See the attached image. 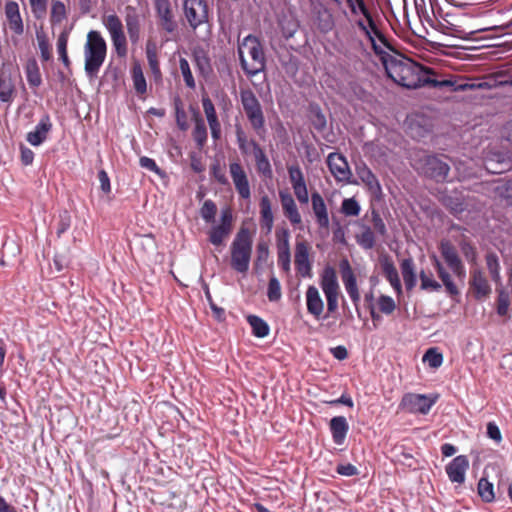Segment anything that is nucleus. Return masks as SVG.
<instances>
[{"label":"nucleus","mask_w":512,"mask_h":512,"mask_svg":"<svg viewBox=\"0 0 512 512\" xmlns=\"http://www.w3.org/2000/svg\"><path fill=\"white\" fill-rule=\"evenodd\" d=\"M382 61L388 77L402 87L408 89L424 86L443 88V86L454 85L452 80L433 78L435 72L431 68L422 66L402 55L392 56L387 54L382 57Z\"/></svg>","instance_id":"f257e3e1"},{"label":"nucleus","mask_w":512,"mask_h":512,"mask_svg":"<svg viewBox=\"0 0 512 512\" xmlns=\"http://www.w3.org/2000/svg\"><path fill=\"white\" fill-rule=\"evenodd\" d=\"M238 57L244 73L253 77L264 71L266 58L263 46L258 37L249 34L238 44Z\"/></svg>","instance_id":"f03ea898"},{"label":"nucleus","mask_w":512,"mask_h":512,"mask_svg":"<svg viewBox=\"0 0 512 512\" xmlns=\"http://www.w3.org/2000/svg\"><path fill=\"white\" fill-rule=\"evenodd\" d=\"M253 238L247 227H241L230 245V266L239 274L245 275L250 267Z\"/></svg>","instance_id":"7ed1b4c3"},{"label":"nucleus","mask_w":512,"mask_h":512,"mask_svg":"<svg viewBox=\"0 0 512 512\" xmlns=\"http://www.w3.org/2000/svg\"><path fill=\"white\" fill-rule=\"evenodd\" d=\"M107 54V44L101 33L91 30L84 45L85 73L89 79L97 77Z\"/></svg>","instance_id":"20e7f679"},{"label":"nucleus","mask_w":512,"mask_h":512,"mask_svg":"<svg viewBox=\"0 0 512 512\" xmlns=\"http://www.w3.org/2000/svg\"><path fill=\"white\" fill-rule=\"evenodd\" d=\"M240 100L252 129L259 137H263L266 132L265 116L259 100L250 89L240 91Z\"/></svg>","instance_id":"39448f33"},{"label":"nucleus","mask_w":512,"mask_h":512,"mask_svg":"<svg viewBox=\"0 0 512 512\" xmlns=\"http://www.w3.org/2000/svg\"><path fill=\"white\" fill-rule=\"evenodd\" d=\"M102 23L109 32L116 54L119 57H125L128 51L127 39L120 18L114 13L105 15L102 18Z\"/></svg>","instance_id":"423d86ee"},{"label":"nucleus","mask_w":512,"mask_h":512,"mask_svg":"<svg viewBox=\"0 0 512 512\" xmlns=\"http://www.w3.org/2000/svg\"><path fill=\"white\" fill-rule=\"evenodd\" d=\"M320 286L327 300L328 312H335L338 308L339 283L333 267L326 266L323 269Z\"/></svg>","instance_id":"0eeeda50"},{"label":"nucleus","mask_w":512,"mask_h":512,"mask_svg":"<svg viewBox=\"0 0 512 512\" xmlns=\"http://www.w3.org/2000/svg\"><path fill=\"white\" fill-rule=\"evenodd\" d=\"M445 155H428L424 159L422 171L425 176L436 182H444L448 178L450 165Z\"/></svg>","instance_id":"6e6552de"},{"label":"nucleus","mask_w":512,"mask_h":512,"mask_svg":"<svg viewBox=\"0 0 512 512\" xmlns=\"http://www.w3.org/2000/svg\"><path fill=\"white\" fill-rule=\"evenodd\" d=\"M437 397H429L425 394L406 393L400 402V408L408 413L427 414L435 404Z\"/></svg>","instance_id":"1a4fd4ad"},{"label":"nucleus","mask_w":512,"mask_h":512,"mask_svg":"<svg viewBox=\"0 0 512 512\" xmlns=\"http://www.w3.org/2000/svg\"><path fill=\"white\" fill-rule=\"evenodd\" d=\"M439 250L448 268L456 278L463 282L466 277V269L456 248L450 241L442 240L439 245Z\"/></svg>","instance_id":"9d476101"},{"label":"nucleus","mask_w":512,"mask_h":512,"mask_svg":"<svg viewBox=\"0 0 512 512\" xmlns=\"http://www.w3.org/2000/svg\"><path fill=\"white\" fill-rule=\"evenodd\" d=\"M233 215L229 208L223 209L220 215V223L210 228L208 232L209 242L218 247L222 246L232 232Z\"/></svg>","instance_id":"9b49d317"},{"label":"nucleus","mask_w":512,"mask_h":512,"mask_svg":"<svg viewBox=\"0 0 512 512\" xmlns=\"http://www.w3.org/2000/svg\"><path fill=\"white\" fill-rule=\"evenodd\" d=\"M183 10L193 29L208 21V6L205 0H184Z\"/></svg>","instance_id":"f8f14e48"},{"label":"nucleus","mask_w":512,"mask_h":512,"mask_svg":"<svg viewBox=\"0 0 512 512\" xmlns=\"http://www.w3.org/2000/svg\"><path fill=\"white\" fill-rule=\"evenodd\" d=\"M327 166L337 182L351 183L352 172L345 156L337 152L328 154Z\"/></svg>","instance_id":"ddd939ff"},{"label":"nucleus","mask_w":512,"mask_h":512,"mask_svg":"<svg viewBox=\"0 0 512 512\" xmlns=\"http://www.w3.org/2000/svg\"><path fill=\"white\" fill-rule=\"evenodd\" d=\"M339 268L345 290L348 293L351 301L355 305L356 310H358V305L360 302V293L357 286L356 276L352 270V267L348 259H342L339 263Z\"/></svg>","instance_id":"4468645a"},{"label":"nucleus","mask_w":512,"mask_h":512,"mask_svg":"<svg viewBox=\"0 0 512 512\" xmlns=\"http://www.w3.org/2000/svg\"><path fill=\"white\" fill-rule=\"evenodd\" d=\"M229 173L239 197L249 200L251 198V188L244 167L239 162H231L229 164Z\"/></svg>","instance_id":"2eb2a0df"},{"label":"nucleus","mask_w":512,"mask_h":512,"mask_svg":"<svg viewBox=\"0 0 512 512\" xmlns=\"http://www.w3.org/2000/svg\"><path fill=\"white\" fill-rule=\"evenodd\" d=\"M288 176L296 199L301 204L309 202V192L304 178V174L299 165L288 166Z\"/></svg>","instance_id":"dca6fc26"},{"label":"nucleus","mask_w":512,"mask_h":512,"mask_svg":"<svg viewBox=\"0 0 512 512\" xmlns=\"http://www.w3.org/2000/svg\"><path fill=\"white\" fill-rule=\"evenodd\" d=\"M5 24L13 35L21 36L24 33V21L20 6L16 1H7L4 6Z\"/></svg>","instance_id":"f3484780"},{"label":"nucleus","mask_w":512,"mask_h":512,"mask_svg":"<svg viewBox=\"0 0 512 512\" xmlns=\"http://www.w3.org/2000/svg\"><path fill=\"white\" fill-rule=\"evenodd\" d=\"M468 468V457L466 455H458L446 465L445 471L452 483L463 484Z\"/></svg>","instance_id":"a211bd4d"},{"label":"nucleus","mask_w":512,"mask_h":512,"mask_svg":"<svg viewBox=\"0 0 512 512\" xmlns=\"http://www.w3.org/2000/svg\"><path fill=\"white\" fill-rule=\"evenodd\" d=\"M310 246L306 241H297L295 245L294 263L302 277L311 276Z\"/></svg>","instance_id":"6ab92c4d"},{"label":"nucleus","mask_w":512,"mask_h":512,"mask_svg":"<svg viewBox=\"0 0 512 512\" xmlns=\"http://www.w3.org/2000/svg\"><path fill=\"white\" fill-rule=\"evenodd\" d=\"M155 9L159 18V25L168 33H172L177 28L174 15L169 0H155Z\"/></svg>","instance_id":"aec40b11"},{"label":"nucleus","mask_w":512,"mask_h":512,"mask_svg":"<svg viewBox=\"0 0 512 512\" xmlns=\"http://www.w3.org/2000/svg\"><path fill=\"white\" fill-rule=\"evenodd\" d=\"M311 207L317 226L320 229H328L330 224L328 208L323 197L317 191L311 194Z\"/></svg>","instance_id":"412c9836"},{"label":"nucleus","mask_w":512,"mask_h":512,"mask_svg":"<svg viewBox=\"0 0 512 512\" xmlns=\"http://www.w3.org/2000/svg\"><path fill=\"white\" fill-rule=\"evenodd\" d=\"M279 198L285 217L293 226L300 225L302 217L293 196L287 191H279Z\"/></svg>","instance_id":"4be33fe9"},{"label":"nucleus","mask_w":512,"mask_h":512,"mask_svg":"<svg viewBox=\"0 0 512 512\" xmlns=\"http://www.w3.org/2000/svg\"><path fill=\"white\" fill-rule=\"evenodd\" d=\"M124 19L127 32L132 43H137L140 39V15L136 7L127 5L124 9Z\"/></svg>","instance_id":"5701e85b"},{"label":"nucleus","mask_w":512,"mask_h":512,"mask_svg":"<svg viewBox=\"0 0 512 512\" xmlns=\"http://www.w3.org/2000/svg\"><path fill=\"white\" fill-rule=\"evenodd\" d=\"M470 287L474 298L477 300L487 298L491 293V286L480 269H475L471 272Z\"/></svg>","instance_id":"b1692460"},{"label":"nucleus","mask_w":512,"mask_h":512,"mask_svg":"<svg viewBox=\"0 0 512 512\" xmlns=\"http://www.w3.org/2000/svg\"><path fill=\"white\" fill-rule=\"evenodd\" d=\"M201 102L211 131V136L215 141H217L221 138V124L218 120L214 104L207 96L202 97Z\"/></svg>","instance_id":"393cba45"},{"label":"nucleus","mask_w":512,"mask_h":512,"mask_svg":"<svg viewBox=\"0 0 512 512\" xmlns=\"http://www.w3.org/2000/svg\"><path fill=\"white\" fill-rule=\"evenodd\" d=\"M51 128L50 117L48 114H45L35 126V129L27 134L26 140L33 146H39L47 139Z\"/></svg>","instance_id":"a878e982"},{"label":"nucleus","mask_w":512,"mask_h":512,"mask_svg":"<svg viewBox=\"0 0 512 512\" xmlns=\"http://www.w3.org/2000/svg\"><path fill=\"white\" fill-rule=\"evenodd\" d=\"M380 265L382 272L387 279V281L390 283L394 291L397 293V295L402 294V285L399 278L398 271L392 261V259L389 256H382L380 257Z\"/></svg>","instance_id":"bb28decb"},{"label":"nucleus","mask_w":512,"mask_h":512,"mask_svg":"<svg viewBox=\"0 0 512 512\" xmlns=\"http://www.w3.org/2000/svg\"><path fill=\"white\" fill-rule=\"evenodd\" d=\"M306 306L307 311L319 320L324 311V302L320 296L318 289L314 285L308 286L306 290Z\"/></svg>","instance_id":"cd10ccee"},{"label":"nucleus","mask_w":512,"mask_h":512,"mask_svg":"<svg viewBox=\"0 0 512 512\" xmlns=\"http://www.w3.org/2000/svg\"><path fill=\"white\" fill-rule=\"evenodd\" d=\"M252 154L255 159L256 169L264 177L272 176V167L263 148L253 139L250 141Z\"/></svg>","instance_id":"c85d7f7f"},{"label":"nucleus","mask_w":512,"mask_h":512,"mask_svg":"<svg viewBox=\"0 0 512 512\" xmlns=\"http://www.w3.org/2000/svg\"><path fill=\"white\" fill-rule=\"evenodd\" d=\"M367 15L368 16H364V18L366 19V22L365 23L363 20H358L356 22L358 28L363 31V33L368 37V39L371 41L372 43V46H373V49L375 51V53L379 54V53H382V50L379 49V47L376 45L375 43V40L372 36V33L377 36L381 41H384V36L382 35V33L379 31V29L377 28L376 24H375V21L372 17V14L370 12V10L367 11Z\"/></svg>","instance_id":"c756f323"},{"label":"nucleus","mask_w":512,"mask_h":512,"mask_svg":"<svg viewBox=\"0 0 512 512\" xmlns=\"http://www.w3.org/2000/svg\"><path fill=\"white\" fill-rule=\"evenodd\" d=\"M356 172L360 180L373 195H379L382 192L381 185L375 174L365 164L356 167Z\"/></svg>","instance_id":"7c9ffc66"},{"label":"nucleus","mask_w":512,"mask_h":512,"mask_svg":"<svg viewBox=\"0 0 512 512\" xmlns=\"http://www.w3.org/2000/svg\"><path fill=\"white\" fill-rule=\"evenodd\" d=\"M330 431L333 442L342 445L349 430V425L344 416H336L330 420Z\"/></svg>","instance_id":"2f4dec72"},{"label":"nucleus","mask_w":512,"mask_h":512,"mask_svg":"<svg viewBox=\"0 0 512 512\" xmlns=\"http://www.w3.org/2000/svg\"><path fill=\"white\" fill-rule=\"evenodd\" d=\"M433 265L437 272L438 277L442 281L446 292L451 296H456L459 294V289L456 286V284L453 282L452 277L450 273L447 271V269L444 267V265L440 262V260L433 256Z\"/></svg>","instance_id":"473e14b6"},{"label":"nucleus","mask_w":512,"mask_h":512,"mask_svg":"<svg viewBox=\"0 0 512 512\" xmlns=\"http://www.w3.org/2000/svg\"><path fill=\"white\" fill-rule=\"evenodd\" d=\"M361 231L355 235L357 244L364 250H371L376 244L375 232L366 225L360 224Z\"/></svg>","instance_id":"72a5a7b5"},{"label":"nucleus","mask_w":512,"mask_h":512,"mask_svg":"<svg viewBox=\"0 0 512 512\" xmlns=\"http://www.w3.org/2000/svg\"><path fill=\"white\" fill-rule=\"evenodd\" d=\"M400 268L406 289L408 291H411L416 286L417 283L413 259H403L400 264Z\"/></svg>","instance_id":"f704fd0d"},{"label":"nucleus","mask_w":512,"mask_h":512,"mask_svg":"<svg viewBox=\"0 0 512 512\" xmlns=\"http://www.w3.org/2000/svg\"><path fill=\"white\" fill-rule=\"evenodd\" d=\"M260 221L262 227L266 228L267 232H270L273 223H274V216L272 213V206L271 201L267 195H264L260 199Z\"/></svg>","instance_id":"c9c22d12"},{"label":"nucleus","mask_w":512,"mask_h":512,"mask_svg":"<svg viewBox=\"0 0 512 512\" xmlns=\"http://www.w3.org/2000/svg\"><path fill=\"white\" fill-rule=\"evenodd\" d=\"M146 57H147L149 68L154 77V80L161 81L162 73L160 70L156 46L154 44H152V43L147 44Z\"/></svg>","instance_id":"e433bc0d"},{"label":"nucleus","mask_w":512,"mask_h":512,"mask_svg":"<svg viewBox=\"0 0 512 512\" xmlns=\"http://www.w3.org/2000/svg\"><path fill=\"white\" fill-rule=\"evenodd\" d=\"M247 322L251 326L252 334L257 338H264L269 335L270 327L266 321L257 315H248Z\"/></svg>","instance_id":"4c0bfd02"},{"label":"nucleus","mask_w":512,"mask_h":512,"mask_svg":"<svg viewBox=\"0 0 512 512\" xmlns=\"http://www.w3.org/2000/svg\"><path fill=\"white\" fill-rule=\"evenodd\" d=\"M131 76L134 89L137 95H143L147 91V83L144 77L142 67L139 63H135L131 69Z\"/></svg>","instance_id":"58836bf2"},{"label":"nucleus","mask_w":512,"mask_h":512,"mask_svg":"<svg viewBox=\"0 0 512 512\" xmlns=\"http://www.w3.org/2000/svg\"><path fill=\"white\" fill-rule=\"evenodd\" d=\"M15 94V85L10 78H6L0 72V101L11 103Z\"/></svg>","instance_id":"ea45409f"},{"label":"nucleus","mask_w":512,"mask_h":512,"mask_svg":"<svg viewBox=\"0 0 512 512\" xmlns=\"http://www.w3.org/2000/svg\"><path fill=\"white\" fill-rule=\"evenodd\" d=\"M485 260H486L487 269L490 273L492 280L496 284H500L501 283V275H500L501 267H500L498 256L494 252H490V253L486 254Z\"/></svg>","instance_id":"a19ab883"},{"label":"nucleus","mask_w":512,"mask_h":512,"mask_svg":"<svg viewBox=\"0 0 512 512\" xmlns=\"http://www.w3.org/2000/svg\"><path fill=\"white\" fill-rule=\"evenodd\" d=\"M26 78L27 82L32 87H39L42 83V78L40 74V70L38 64L35 60L28 61L26 67Z\"/></svg>","instance_id":"79ce46f5"},{"label":"nucleus","mask_w":512,"mask_h":512,"mask_svg":"<svg viewBox=\"0 0 512 512\" xmlns=\"http://www.w3.org/2000/svg\"><path fill=\"white\" fill-rule=\"evenodd\" d=\"M340 212L346 217H357L361 212V206L354 197L345 198L341 203Z\"/></svg>","instance_id":"37998d69"},{"label":"nucleus","mask_w":512,"mask_h":512,"mask_svg":"<svg viewBox=\"0 0 512 512\" xmlns=\"http://www.w3.org/2000/svg\"><path fill=\"white\" fill-rule=\"evenodd\" d=\"M67 16L66 6L60 0H53L50 12V21L52 24L61 23Z\"/></svg>","instance_id":"c03bdc74"},{"label":"nucleus","mask_w":512,"mask_h":512,"mask_svg":"<svg viewBox=\"0 0 512 512\" xmlns=\"http://www.w3.org/2000/svg\"><path fill=\"white\" fill-rule=\"evenodd\" d=\"M194 60L202 76L207 77L212 72L210 58L205 52L201 51L195 53Z\"/></svg>","instance_id":"a18cd8bd"},{"label":"nucleus","mask_w":512,"mask_h":512,"mask_svg":"<svg viewBox=\"0 0 512 512\" xmlns=\"http://www.w3.org/2000/svg\"><path fill=\"white\" fill-rule=\"evenodd\" d=\"M235 135L240 152L243 155H248L250 153L251 140H248V136L240 124H235Z\"/></svg>","instance_id":"49530a36"},{"label":"nucleus","mask_w":512,"mask_h":512,"mask_svg":"<svg viewBox=\"0 0 512 512\" xmlns=\"http://www.w3.org/2000/svg\"><path fill=\"white\" fill-rule=\"evenodd\" d=\"M478 494L483 501L492 502L495 499L493 484L486 478H481L478 482Z\"/></svg>","instance_id":"de8ad7c7"},{"label":"nucleus","mask_w":512,"mask_h":512,"mask_svg":"<svg viewBox=\"0 0 512 512\" xmlns=\"http://www.w3.org/2000/svg\"><path fill=\"white\" fill-rule=\"evenodd\" d=\"M193 139L199 148H202L207 142V128L202 119H198L192 132Z\"/></svg>","instance_id":"09e8293b"},{"label":"nucleus","mask_w":512,"mask_h":512,"mask_svg":"<svg viewBox=\"0 0 512 512\" xmlns=\"http://www.w3.org/2000/svg\"><path fill=\"white\" fill-rule=\"evenodd\" d=\"M216 214H217L216 204L210 199L205 200L200 209V215H201L202 219L206 223H212L215 220Z\"/></svg>","instance_id":"8fccbe9b"},{"label":"nucleus","mask_w":512,"mask_h":512,"mask_svg":"<svg viewBox=\"0 0 512 512\" xmlns=\"http://www.w3.org/2000/svg\"><path fill=\"white\" fill-rule=\"evenodd\" d=\"M67 43H68V33L62 32L57 40V51L59 54L60 60L66 67H69L70 60L67 54Z\"/></svg>","instance_id":"3c124183"},{"label":"nucleus","mask_w":512,"mask_h":512,"mask_svg":"<svg viewBox=\"0 0 512 512\" xmlns=\"http://www.w3.org/2000/svg\"><path fill=\"white\" fill-rule=\"evenodd\" d=\"M179 68L183 76L184 82L188 88L194 89L196 86L189 62L185 58H180Z\"/></svg>","instance_id":"603ef678"},{"label":"nucleus","mask_w":512,"mask_h":512,"mask_svg":"<svg viewBox=\"0 0 512 512\" xmlns=\"http://www.w3.org/2000/svg\"><path fill=\"white\" fill-rule=\"evenodd\" d=\"M345 2L353 16H358L360 14L368 16L367 11L369 8L366 5L365 0H345Z\"/></svg>","instance_id":"864d4df0"},{"label":"nucleus","mask_w":512,"mask_h":512,"mask_svg":"<svg viewBox=\"0 0 512 512\" xmlns=\"http://www.w3.org/2000/svg\"><path fill=\"white\" fill-rule=\"evenodd\" d=\"M281 285L276 277H271L268 283L267 297L269 301L275 302L281 298Z\"/></svg>","instance_id":"5fc2aeb1"},{"label":"nucleus","mask_w":512,"mask_h":512,"mask_svg":"<svg viewBox=\"0 0 512 512\" xmlns=\"http://www.w3.org/2000/svg\"><path fill=\"white\" fill-rule=\"evenodd\" d=\"M48 0H29L31 12L36 19H42L47 13Z\"/></svg>","instance_id":"6e6d98bb"},{"label":"nucleus","mask_w":512,"mask_h":512,"mask_svg":"<svg viewBox=\"0 0 512 512\" xmlns=\"http://www.w3.org/2000/svg\"><path fill=\"white\" fill-rule=\"evenodd\" d=\"M423 361L428 362L432 368H438L443 362V356L435 348H430L424 354Z\"/></svg>","instance_id":"4d7b16f0"},{"label":"nucleus","mask_w":512,"mask_h":512,"mask_svg":"<svg viewBox=\"0 0 512 512\" xmlns=\"http://www.w3.org/2000/svg\"><path fill=\"white\" fill-rule=\"evenodd\" d=\"M371 221L373 224V231L375 233L379 234L381 237L386 236V234H387L386 225H385L383 219L381 218L379 212L376 211L375 209H373L371 211Z\"/></svg>","instance_id":"13d9d810"},{"label":"nucleus","mask_w":512,"mask_h":512,"mask_svg":"<svg viewBox=\"0 0 512 512\" xmlns=\"http://www.w3.org/2000/svg\"><path fill=\"white\" fill-rule=\"evenodd\" d=\"M498 196L505 200L507 205H512V181H506L496 188Z\"/></svg>","instance_id":"bf43d9fd"},{"label":"nucleus","mask_w":512,"mask_h":512,"mask_svg":"<svg viewBox=\"0 0 512 512\" xmlns=\"http://www.w3.org/2000/svg\"><path fill=\"white\" fill-rule=\"evenodd\" d=\"M378 307L382 313L389 315L395 310L396 304L392 297L381 295L378 298Z\"/></svg>","instance_id":"052dcab7"},{"label":"nucleus","mask_w":512,"mask_h":512,"mask_svg":"<svg viewBox=\"0 0 512 512\" xmlns=\"http://www.w3.org/2000/svg\"><path fill=\"white\" fill-rule=\"evenodd\" d=\"M420 280L422 290L439 291L441 289V284L434 280L431 275H427L424 271H421L420 273Z\"/></svg>","instance_id":"680f3d73"},{"label":"nucleus","mask_w":512,"mask_h":512,"mask_svg":"<svg viewBox=\"0 0 512 512\" xmlns=\"http://www.w3.org/2000/svg\"><path fill=\"white\" fill-rule=\"evenodd\" d=\"M509 308V296L504 290L498 291V299H497V313L500 316H505L508 312Z\"/></svg>","instance_id":"e2e57ef3"},{"label":"nucleus","mask_w":512,"mask_h":512,"mask_svg":"<svg viewBox=\"0 0 512 512\" xmlns=\"http://www.w3.org/2000/svg\"><path fill=\"white\" fill-rule=\"evenodd\" d=\"M139 164L142 168L152 171V172L156 173L157 175L162 174V170L158 167L155 160L152 158H149L147 156H142L139 159Z\"/></svg>","instance_id":"0e129e2a"},{"label":"nucleus","mask_w":512,"mask_h":512,"mask_svg":"<svg viewBox=\"0 0 512 512\" xmlns=\"http://www.w3.org/2000/svg\"><path fill=\"white\" fill-rule=\"evenodd\" d=\"M444 204L451 210L453 214H458L464 211L463 203L459 198L446 197Z\"/></svg>","instance_id":"69168bd1"},{"label":"nucleus","mask_w":512,"mask_h":512,"mask_svg":"<svg viewBox=\"0 0 512 512\" xmlns=\"http://www.w3.org/2000/svg\"><path fill=\"white\" fill-rule=\"evenodd\" d=\"M291 254L290 252L278 251V265L286 273L290 271Z\"/></svg>","instance_id":"338daca9"},{"label":"nucleus","mask_w":512,"mask_h":512,"mask_svg":"<svg viewBox=\"0 0 512 512\" xmlns=\"http://www.w3.org/2000/svg\"><path fill=\"white\" fill-rule=\"evenodd\" d=\"M256 264L265 263L269 257V247L265 242L257 244Z\"/></svg>","instance_id":"774afa93"}]
</instances>
